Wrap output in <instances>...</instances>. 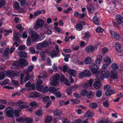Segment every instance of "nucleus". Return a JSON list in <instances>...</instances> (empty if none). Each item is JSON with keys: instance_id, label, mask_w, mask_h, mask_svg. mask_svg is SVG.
I'll return each mask as SVG.
<instances>
[{"instance_id": "a18cd8bd", "label": "nucleus", "mask_w": 123, "mask_h": 123, "mask_svg": "<svg viewBox=\"0 0 123 123\" xmlns=\"http://www.w3.org/2000/svg\"><path fill=\"white\" fill-rule=\"evenodd\" d=\"M91 58L89 56H87L86 58L85 63L86 64H88L91 62Z\"/></svg>"}, {"instance_id": "f8f14e48", "label": "nucleus", "mask_w": 123, "mask_h": 123, "mask_svg": "<svg viewBox=\"0 0 123 123\" xmlns=\"http://www.w3.org/2000/svg\"><path fill=\"white\" fill-rule=\"evenodd\" d=\"M39 37L37 34L35 32H33L31 34V40L33 42L37 41V40L38 39Z\"/></svg>"}, {"instance_id": "de8ad7c7", "label": "nucleus", "mask_w": 123, "mask_h": 123, "mask_svg": "<svg viewBox=\"0 0 123 123\" xmlns=\"http://www.w3.org/2000/svg\"><path fill=\"white\" fill-rule=\"evenodd\" d=\"M17 28L20 30V31H22L24 30V28L22 27V24H19L16 26Z\"/></svg>"}, {"instance_id": "ddd939ff", "label": "nucleus", "mask_w": 123, "mask_h": 123, "mask_svg": "<svg viewBox=\"0 0 123 123\" xmlns=\"http://www.w3.org/2000/svg\"><path fill=\"white\" fill-rule=\"evenodd\" d=\"M16 105L19 106L20 108H22L26 107L25 103L22 100L18 101L16 103Z\"/></svg>"}, {"instance_id": "dca6fc26", "label": "nucleus", "mask_w": 123, "mask_h": 123, "mask_svg": "<svg viewBox=\"0 0 123 123\" xmlns=\"http://www.w3.org/2000/svg\"><path fill=\"white\" fill-rule=\"evenodd\" d=\"M96 77L97 80L99 81L102 80L104 78L101 71H99V72H97L96 74Z\"/></svg>"}, {"instance_id": "9b49d317", "label": "nucleus", "mask_w": 123, "mask_h": 123, "mask_svg": "<svg viewBox=\"0 0 123 123\" xmlns=\"http://www.w3.org/2000/svg\"><path fill=\"white\" fill-rule=\"evenodd\" d=\"M85 25V23L83 21H81L79 23L77 24L75 27L76 30L78 31H80L82 30L83 28V25Z\"/></svg>"}, {"instance_id": "6e6552de", "label": "nucleus", "mask_w": 123, "mask_h": 123, "mask_svg": "<svg viewBox=\"0 0 123 123\" xmlns=\"http://www.w3.org/2000/svg\"><path fill=\"white\" fill-rule=\"evenodd\" d=\"M44 24V21L42 20L39 19L36 22L35 25L34 26V29L37 30L39 27H41Z\"/></svg>"}, {"instance_id": "b1692460", "label": "nucleus", "mask_w": 123, "mask_h": 123, "mask_svg": "<svg viewBox=\"0 0 123 123\" xmlns=\"http://www.w3.org/2000/svg\"><path fill=\"white\" fill-rule=\"evenodd\" d=\"M104 61L107 64H110L111 62V58L108 56L106 55L104 58Z\"/></svg>"}, {"instance_id": "338daca9", "label": "nucleus", "mask_w": 123, "mask_h": 123, "mask_svg": "<svg viewBox=\"0 0 123 123\" xmlns=\"http://www.w3.org/2000/svg\"><path fill=\"white\" fill-rule=\"evenodd\" d=\"M12 84L13 85L15 86L16 87L18 85V82L17 81H15L14 80H12Z\"/></svg>"}, {"instance_id": "37998d69", "label": "nucleus", "mask_w": 123, "mask_h": 123, "mask_svg": "<svg viewBox=\"0 0 123 123\" xmlns=\"http://www.w3.org/2000/svg\"><path fill=\"white\" fill-rule=\"evenodd\" d=\"M85 76L89 77L91 75V73L89 70H85L83 71Z\"/></svg>"}, {"instance_id": "c756f323", "label": "nucleus", "mask_w": 123, "mask_h": 123, "mask_svg": "<svg viewBox=\"0 0 123 123\" xmlns=\"http://www.w3.org/2000/svg\"><path fill=\"white\" fill-rule=\"evenodd\" d=\"M53 113L55 116H60L62 114V111L61 110L57 109L53 112Z\"/></svg>"}, {"instance_id": "7ed1b4c3", "label": "nucleus", "mask_w": 123, "mask_h": 123, "mask_svg": "<svg viewBox=\"0 0 123 123\" xmlns=\"http://www.w3.org/2000/svg\"><path fill=\"white\" fill-rule=\"evenodd\" d=\"M59 78V76L58 74H56L54 76L52 81L50 83L51 85V86H54L58 84Z\"/></svg>"}, {"instance_id": "c9c22d12", "label": "nucleus", "mask_w": 123, "mask_h": 123, "mask_svg": "<svg viewBox=\"0 0 123 123\" xmlns=\"http://www.w3.org/2000/svg\"><path fill=\"white\" fill-rule=\"evenodd\" d=\"M42 12V13H45V11L43 10H38L34 13V15L35 16H37L40 14Z\"/></svg>"}, {"instance_id": "2f4dec72", "label": "nucleus", "mask_w": 123, "mask_h": 123, "mask_svg": "<svg viewBox=\"0 0 123 123\" xmlns=\"http://www.w3.org/2000/svg\"><path fill=\"white\" fill-rule=\"evenodd\" d=\"M89 106L92 109H95L98 107V104L96 103H91L89 104Z\"/></svg>"}, {"instance_id": "412c9836", "label": "nucleus", "mask_w": 123, "mask_h": 123, "mask_svg": "<svg viewBox=\"0 0 123 123\" xmlns=\"http://www.w3.org/2000/svg\"><path fill=\"white\" fill-rule=\"evenodd\" d=\"M58 52L55 51H52L51 52H49L48 54L49 55L51 56L52 58L56 56Z\"/></svg>"}, {"instance_id": "7c9ffc66", "label": "nucleus", "mask_w": 123, "mask_h": 123, "mask_svg": "<svg viewBox=\"0 0 123 123\" xmlns=\"http://www.w3.org/2000/svg\"><path fill=\"white\" fill-rule=\"evenodd\" d=\"M113 38L114 37L115 39L117 40L121 39V37L120 35L116 32H114Z\"/></svg>"}, {"instance_id": "603ef678", "label": "nucleus", "mask_w": 123, "mask_h": 123, "mask_svg": "<svg viewBox=\"0 0 123 123\" xmlns=\"http://www.w3.org/2000/svg\"><path fill=\"white\" fill-rule=\"evenodd\" d=\"M102 94V92L101 91L98 90L96 92V95L98 97H100L101 96Z\"/></svg>"}, {"instance_id": "cd10ccee", "label": "nucleus", "mask_w": 123, "mask_h": 123, "mask_svg": "<svg viewBox=\"0 0 123 123\" xmlns=\"http://www.w3.org/2000/svg\"><path fill=\"white\" fill-rule=\"evenodd\" d=\"M14 41L18 42L19 41V37H18V33L17 32H15L14 34Z\"/></svg>"}, {"instance_id": "864d4df0", "label": "nucleus", "mask_w": 123, "mask_h": 123, "mask_svg": "<svg viewBox=\"0 0 123 123\" xmlns=\"http://www.w3.org/2000/svg\"><path fill=\"white\" fill-rule=\"evenodd\" d=\"M72 91L69 87L67 89V93L69 96H70L72 94Z\"/></svg>"}, {"instance_id": "4c0bfd02", "label": "nucleus", "mask_w": 123, "mask_h": 123, "mask_svg": "<svg viewBox=\"0 0 123 123\" xmlns=\"http://www.w3.org/2000/svg\"><path fill=\"white\" fill-rule=\"evenodd\" d=\"M93 93L92 92L90 91L88 92V93L86 95L88 99L92 98L93 96Z\"/></svg>"}, {"instance_id": "774afa93", "label": "nucleus", "mask_w": 123, "mask_h": 123, "mask_svg": "<svg viewBox=\"0 0 123 123\" xmlns=\"http://www.w3.org/2000/svg\"><path fill=\"white\" fill-rule=\"evenodd\" d=\"M42 83L43 82L42 80H38L37 81L36 84V86H40Z\"/></svg>"}, {"instance_id": "bf43d9fd", "label": "nucleus", "mask_w": 123, "mask_h": 123, "mask_svg": "<svg viewBox=\"0 0 123 123\" xmlns=\"http://www.w3.org/2000/svg\"><path fill=\"white\" fill-rule=\"evenodd\" d=\"M70 101H71L73 104L78 103H79V101L77 99H70Z\"/></svg>"}, {"instance_id": "69168bd1", "label": "nucleus", "mask_w": 123, "mask_h": 123, "mask_svg": "<svg viewBox=\"0 0 123 123\" xmlns=\"http://www.w3.org/2000/svg\"><path fill=\"white\" fill-rule=\"evenodd\" d=\"M104 30L100 27L97 28L96 29V31L97 32H102Z\"/></svg>"}, {"instance_id": "13d9d810", "label": "nucleus", "mask_w": 123, "mask_h": 123, "mask_svg": "<svg viewBox=\"0 0 123 123\" xmlns=\"http://www.w3.org/2000/svg\"><path fill=\"white\" fill-rule=\"evenodd\" d=\"M54 94L58 98H60L62 96V94L59 91L56 92L55 93H54Z\"/></svg>"}, {"instance_id": "6ab92c4d", "label": "nucleus", "mask_w": 123, "mask_h": 123, "mask_svg": "<svg viewBox=\"0 0 123 123\" xmlns=\"http://www.w3.org/2000/svg\"><path fill=\"white\" fill-rule=\"evenodd\" d=\"M19 63V65L21 67H23L25 65L27 66L28 65V62L23 59H20Z\"/></svg>"}, {"instance_id": "9d476101", "label": "nucleus", "mask_w": 123, "mask_h": 123, "mask_svg": "<svg viewBox=\"0 0 123 123\" xmlns=\"http://www.w3.org/2000/svg\"><path fill=\"white\" fill-rule=\"evenodd\" d=\"M115 48L117 51L120 53H123V50L122 49L120 43L118 42L116 43L115 45Z\"/></svg>"}, {"instance_id": "1a4fd4ad", "label": "nucleus", "mask_w": 123, "mask_h": 123, "mask_svg": "<svg viewBox=\"0 0 123 123\" xmlns=\"http://www.w3.org/2000/svg\"><path fill=\"white\" fill-rule=\"evenodd\" d=\"M93 79H91L89 80L86 81L82 85L83 87L85 88H87L92 86V83L93 82Z\"/></svg>"}, {"instance_id": "680f3d73", "label": "nucleus", "mask_w": 123, "mask_h": 123, "mask_svg": "<svg viewBox=\"0 0 123 123\" xmlns=\"http://www.w3.org/2000/svg\"><path fill=\"white\" fill-rule=\"evenodd\" d=\"M36 48L38 49L41 50L43 47L41 43H38L36 46Z\"/></svg>"}, {"instance_id": "09e8293b", "label": "nucleus", "mask_w": 123, "mask_h": 123, "mask_svg": "<svg viewBox=\"0 0 123 123\" xmlns=\"http://www.w3.org/2000/svg\"><path fill=\"white\" fill-rule=\"evenodd\" d=\"M25 8H15V10H17L19 12L23 13L25 11Z\"/></svg>"}, {"instance_id": "052dcab7", "label": "nucleus", "mask_w": 123, "mask_h": 123, "mask_svg": "<svg viewBox=\"0 0 123 123\" xmlns=\"http://www.w3.org/2000/svg\"><path fill=\"white\" fill-rule=\"evenodd\" d=\"M30 105L31 106L34 107H36L37 106V105L35 101H33L31 102L30 104Z\"/></svg>"}, {"instance_id": "e2e57ef3", "label": "nucleus", "mask_w": 123, "mask_h": 123, "mask_svg": "<svg viewBox=\"0 0 123 123\" xmlns=\"http://www.w3.org/2000/svg\"><path fill=\"white\" fill-rule=\"evenodd\" d=\"M28 37V33L27 32L24 31L22 34V37L23 38H25Z\"/></svg>"}, {"instance_id": "4d7b16f0", "label": "nucleus", "mask_w": 123, "mask_h": 123, "mask_svg": "<svg viewBox=\"0 0 123 123\" xmlns=\"http://www.w3.org/2000/svg\"><path fill=\"white\" fill-rule=\"evenodd\" d=\"M12 30L11 29L7 30H4V32H5V33L4 34L5 36H7L9 35L10 33H12Z\"/></svg>"}, {"instance_id": "f3484780", "label": "nucleus", "mask_w": 123, "mask_h": 123, "mask_svg": "<svg viewBox=\"0 0 123 123\" xmlns=\"http://www.w3.org/2000/svg\"><path fill=\"white\" fill-rule=\"evenodd\" d=\"M101 72L104 78H107L110 77V73L109 71L102 70Z\"/></svg>"}, {"instance_id": "49530a36", "label": "nucleus", "mask_w": 123, "mask_h": 123, "mask_svg": "<svg viewBox=\"0 0 123 123\" xmlns=\"http://www.w3.org/2000/svg\"><path fill=\"white\" fill-rule=\"evenodd\" d=\"M109 120L107 119L103 118L101 119L99 121V123H108Z\"/></svg>"}, {"instance_id": "72a5a7b5", "label": "nucleus", "mask_w": 123, "mask_h": 123, "mask_svg": "<svg viewBox=\"0 0 123 123\" xmlns=\"http://www.w3.org/2000/svg\"><path fill=\"white\" fill-rule=\"evenodd\" d=\"M59 89V88L56 89L54 87H51L49 88V91L50 92H51L54 94V93H55L56 91Z\"/></svg>"}, {"instance_id": "58836bf2", "label": "nucleus", "mask_w": 123, "mask_h": 123, "mask_svg": "<svg viewBox=\"0 0 123 123\" xmlns=\"http://www.w3.org/2000/svg\"><path fill=\"white\" fill-rule=\"evenodd\" d=\"M102 57L101 55H98V56L97 60L95 61L96 63L97 64H99L102 60Z\"/></svg>"}, {"instance_id": "5701e85b", "label": "nucleus", "mask_w": 123, "mask_h": 123, "mask_svg": "<svg viewBox=\"0 0 123 123\" xmlns=\"http://www.w3.org/2000/svg\"><path fill=\"white\" fill-rule=\"evenodd\" d=\"M101 83L99 82L96 81L93 83L94 87L96 89L99 88L102 86Z\"/></svg>"}, {"instance_id": "aec40b11", "label": "nucleus", "mask_w": 123, "mask_h": 123, "mask_svg": "<svg viewBox=\"0 0 123 123\" xmlns=\"http://www.w3.org/2000/svg\"><path fill=\"white\" fill-rule=\"evenodd\" d=\"M94 116V114L93 112L90 110H88L87 111L85 114V117H92Z\"/></svg>"}, {"instance_id": "8fccbe9b", "label": "nucleus", "mask_w": 123, "mask_h": 123, "mask_svg": "<svg viewBox=\"0 0 123 123\" xmlns=\"http://www.w3.org/2000/svg\"><path fill=\"white\" fill-rule=\"evenodd\" d=\"M41 43L43 48H45L47 47L48 44V42L46 40L44 41L42 43Z\"/></svg>"}, {"instance_id": "a878e982", "label": "nucleus", "mask_w": 123, "mask_h": 123, "mask_svg": "<svg viewBox=\"0 0 123 123\" xmlns=\"http://www.w3.org/2000/svg\"><path fill=\"white\" fill-rule=\"evenodd\" d=\"M40 96L39 94L37 92H31L30 95V97L31 98L33 97H37Z\"/></svg>"}, {"instance_id": "a211bd4d", "label": "nucleus", "mask_w": 123, "mask_h": 123, "mask_svg": "<svg viewBox=\"0 0 123 123\" xmlns=\"http://www.w3.org/2000/svg\"><path fill=\"white\" fill-rule=\"evenodd\" d=\"M9 49L8 47H7L6 48L3 52V56L6 59H8L9 57Z\"/></svg>"}, {"instance_id": "473e14b6", "label": "nucleus", "mask_w": 123, "mask_h": 123, "mask_svg": "<svg viewBox=\"0 0 123 123\" xmlns=\"http://www.w3.org/2000/svg\"><path fill=\"white\" fill-rule=\"evenodd\" d=\"M114 93V90L110 89V90H107L105 92V94L107 96H109Z\"/></svg>"}, {"instance_id": "39448f33", "label": "nucleus", "mask_w": 123, "mask_h": 123, "mask_svg": "<svg viewBox=\"0 0 123 123\" xmlns=\"http://www.w3.org/2000/svg\"><path fill=\"white\" fill-rule=\"evenodd\" d=\"M16 120L20 123H30L32 122V120L29 118L26 117L18 118L16 119Z\"/></svg>"}, {"instance_id": "bb28decb", "label": "nucleus", "mask_w": 123, "mask_h": 123, "mask_svg": "<svg viewBox=\"0 0 123 123\" xmlns=\"http://www.w3.org/2000/svg\"><path fill=\"white\" fill-rule=\"evenodd\" d=\"M47 76V74L46 72L43 71L41 73L40 75L37 76L38 78H44L46 77Z\"/></svg>"}, {"instance_id": "5fc2aeb1", "label": "nucleus", "mask_w": 123, "mask_h": 123, "mask_svg": "<svg viewBox=\"0 0 123 123\" xmlns=\"http://www.w3.org/2000/svg\"><path fill=\"white\" fill-rule=\"evenodd\" d=\"M5 75L4 72H1L0 73V80L3 79L5 78Z\"/></svg>"}, {"instance_id": "e433bc0d", "label": "nucleus", "mask_w": 123, "mask_h": 123, "mask_svg": "<svg viewBox=\"0 0 123 123\" xmlns=\"http://www.w3.org/2000/svg\"><path fill=\"white\" fill-rule=\"evenodd\" d=\"M52 119V117L50 116H46L45 118V123H49Z\"/></svg>"}, {"instance_id": "20e7f679", "label": "nucleus", "mask_w": 123, "mask_h": 123, "mask_svg": "<svg viewBox=\"0 0 123 123\" xmlns=\"http://www.w3.org/2000/svg\"><path fill=\"white\" fill-rule=\"evenodd\" d=\"M98 44H97L94 46L90 45L86 48L85 51L86 53H89L96 50L98 48Z\"/></svg>"}, {"instance_id": "6e6d98bb", "label": "nucleus", "mask_w": 123, "mask_h": 123, "mask_svg": "<svg viewBox=\"0 0 123 123\" xmlns=\"http://www.w3.org/2000/svg\"><path fill=\"white\" fill-rule=\"evenodd\" d=\"M103 104L104 106L106 107H108L109 106L108 101L107 100H106L103 102Z\"/></svg>"}, {"instance_id": "a19ab883", "label": "nucleus", "mask_w": 123, "mask_h": 123, "mask_svg": "<svg viewBox=\"0 0 123 123\" xmlns=\"http://www.w3.org/2000/svg\"><path fill=\"white\" fill-rule=\"evenodd\" d=\"M68 72L70 74L73 75L74 76H75L76 71L75 70L73 69H69L68 71Z\"/></svg>"}, {"instance_id": "393cba45", "label": "nucleus", "mask_w": 123, "mask_h": 123, "mask_svg": "<svg viewBox=\"0 0 123 123\" xmlns=\"http://www.w3.org/2000/svg\"><path fill=\"white\" fill-rule=\"evenodd\" d=\"M91 37L90 34L88 32H86L84 33V36L83 38L85 40H88Z\"/></svg>"}, {"instance_id": "f03ea898", "label": "nucleus", "mask_w": 123, "mask_h": 123, "mask_svg": "<svg viewBox=\"0 0 123 123\" xmlns=\"http://www.w3.org/2000/svg\"><path fill=\"white\" fill-rule=\"evenodd\" d=\"M4 112L7 117H11L14 116L13 109L10 107L6 108L4 110Z\"/></svg>"}, {"instance_id": "f257e3e1", "label": "nucleus", "mask_w": 123, "mask_h": 123, "mask_svg": "<svg viewBox=\"0 0 123 123\" xmlns=\"http://www.w3.org/2000/svg\"><path fill=\"white\" fill-rule=\"evenodd\" d=\"M111 67L112 68L115 70H111L110 74L111 77L113 79H116L117 78V73L115 70L118 69V66L117 64L113 63L111 64Z\"/></svg>"}, {"instance_id": "c03bdc74", "label": "nucleus", "mask_w": 123, "mask_h": 123, "mask_svg": "<svg viewBox=\"0 0 123 123\" xmlns=\"http://www.w3.org/2000/svg\"><path fill=\"white\" fill-rule=\"evenodd\" d=\"M41 58L42 60L43 61H45L46 60V57H45L44 52H41L40 54Z\"/></svg>"}, {"instance_id": "4468645a", "label": "nucleus", "mask_w": 123, "mask_h": 123, "mask_svg": "<svg viewBox=\"0 0 123 123\" xmlns=\"http://www.w3.org/2000/svg\"><path fill=\"white\" fill-rule=\"evenodd\" d=\"M61 80L62 82L67 85L69 86L70 84L69 81L65 78L64 76L63 75H61Z\"/></svg>"}, {"instance_id": "f704fd0d", "label": "nucleus", "mask_w": 123, "mask_h": 123, "mask_svg": "<svg viewBox=\"0 0 123 123\" xmlns=\"http://www.w3.org/2000/svg\"><path fill=\"white\" fill-rule=\"evenodd\" d=\"M92 20L94 23L96 25H98L99 24L98 19L97 17L94 16L92 18Z\"/></svg>"}, {"instance_id": "ea45409f", "label": "nucleus", "mask_w": 123, "mask_h": 123, "mask_svg": "<svg viewBox=\"0 0 123 123\" xmlns=\"http://www.w3.org/2000/svg\"><path fill=\"white\" fill-rule=\"evenodd\" d=\"M43 112L41 110H37L35 114L39 117L41 116L43 114Z\"/></svg>"}, {"instance_id": "79ce46f5", "label": "nucleus", "mask_w": 123, "mask_h": 123, "mask_svg": "<svg viewBox=\"0 0 123 123\" xmlns=\"http://www.w3.org/2000/svg\"><path fill=\"white\" fill-rule=\"evenodd\" d=\"M88 93V92L86 90H83L81 91L80 94L81 96H86Z\"/></svg>"}, {"instance_id": "4be33fe9", "label": "nucleus", "mask_w": 123, "mask_h": 123, "mask_svg": "<svg viewBox=\"0 0 123 123\" xmlns=\"http://www.w3.org/2000/svg\"><path fill=\"white\" fill-rule=\"evenodd\" d=\"M18 54L21 57L25 58L27 56V53L25 51H20Z\"/></svg>"}, {"instance_id": "c85d7f7f", "label": "nucleus", "mask_w": 123, "mask_h": 123, "mask_svg": "<svg viewBox=\"0 0 123 123\" xmlns=\"http://www.w3.org/2000/svg\"><path fill=\"white\" fill-rule=\"evenodd\" d=\"M74 15L75 17H79L80 18H84L85 16V14L83 13L80 14L78 12H75L74 13Z\"/></svg>"}, {"instance_id": "0eeeda50", "label": "nucleus", "mask_w": 123, "mask_h": 123, "mask_svg": "<svg viewBox=\"0 0 123 123\" xmlns=\"http://www.w3.org/2000/svg\"><path fill=\"white\" fill-rule=\"evenodd\" d=\"M89 68L93 74H95L98 70V66L94 63H90L89 65Z\"/></svg>"}, {"instance_id": "3c124183", "label": "nucleus", "mask_w": 123, "mask_h": 123, "mask_svg": "<svg viewBox=\"0 0 123 123\" xmlns=\"http://www.w3.org/2000/svg\"><path fill=\"white\" fill-rule=\"evenodd\" d=\"M78 77L80 79H82L85 77L83 71L80 72L79 73Z\"/></svg>"}, {"instance_id": "2eb2a0df", "label": "nucleus", "mask_w": 123, "mask_h": 123, "mask_svg": "<svg viewBox=\"0 0 123 123\" xmlns=\"http://www.w3.org/2000/svg\"><path fill=\"white\" fill-rule=\"evenodd\" d=\"M115 20L120 24H122L123 22V17L120 15H117L116 16Z\"/></svg>"}, {"instance_id": "423d86ee", "label": "nucleus", "mask_w": 123, "mask_h": 123, "mask_svg": "<svg viewBox=\"0 0 123 123\" xmlns=\"http://www.w3.org/2000/svg\"><path fill=\"white\" fill-rule=\"evenodd\" d=\"M4 72L6 75L9 77H14L19 75L17 71H12L10 70L6 71Z\"/></svg>"}, {"instance_id": "0e129e2a", "label": "nucleus", "mask_w": 123, "mask_h": 123, "mask_svg": "<svg viewBox=\"0 0 123 123\" xmlns=\"http://www.w3.org/2000/svg\"><path fill=\"white\" fill-rule=\"evenodd\" d=\"M108 64L106 63V64H104L103 65V66L102 67V69H105V70H106V69L107 68H108V67L109 66V64Z\"/></svg>"}]
</instances>
